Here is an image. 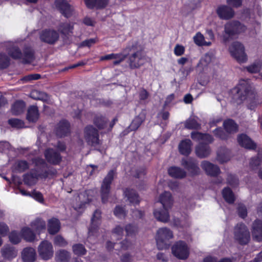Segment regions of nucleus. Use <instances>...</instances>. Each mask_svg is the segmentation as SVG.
Masks as SVG:
<instances>
[{
	"instance_id": "obj_1",
	"label": "nucleus",
	"mask_w": 262,
	"mask_h": 262,
	"mask_svg": "<svg viewBox=\"0 0 262 262\" xmlns=\"http://www.w3.org/2000/svg\"><path fill=\"white\" fill-rule=\"evenodd\" d=\"M234 99L247 101V107L251 110H254L262 101L258 99L252 88L245 80H241L238 84L231 90Z\"/></svg>"
},
{
	"instance_id": "obj_2",
	"label": "nucleus",
	"mask_w": 262,
	"mask_h": 262,
	"mask_svg": "<svg viewBox=\"0 0 262 262\" xmlns=\"http://www.w3.org/2000/svg\"><path fill=\"white\" fill-rule=\"evenodd\" d=\"M160 202L162 205L163 209L160 210H155L154 214L157 220L166 223L169 219L168 208L171 207L173 202L170 193L166 191L161 194Z\"/></svg>"
},
{
	"instance_id": "obj_3",
	"label": "nucleus",
	"mask_w": 262,
	"mask_h": 262,
	"mask_svg": "<svg viewBox=\"0 0 262 262\" xmlns=\"http://www.w3.org/2000/svg\"><path fill=\"white\" fill-rule=\"evenodd\" d=\"M173 237L172 232L167 228L158 229L156 235L157 246L159 250L168 249L170 246L169 239Z\"/></svg>"
},
{
	"instance_id": "obj_4",
	"label": "nucleus",
	"mask_w": 262,
	"mask_h": 262,
	"mask_svg": "<svg viewBox=\"0 0 262 262\" xmlns=\"http://www.w3.org/2000/svg\"><path fill=\"white\" fill-rule=\"evenodd\" d=\"M225 34L223 39L226 41L229 38H234L237 35L244 32L246 30V27L237 21L229 22L225 25Z\"/></svg>"
},
{
	"instance_id": "obj_5",
	"label": "nucleus",
	"mask_w": 262,
	"mask_h": 262,
	"mask_svg": "<svg viewBox=\"0 0 262 262\" xmlns=\"http://www.w3.org/2000/svg\"><path fill=\"white\" fill-rule=\"evenodd\" d=\"M234 237L241 244H247L250 240V233L247 227L244 224H238L234 228Z\"/></svg>"
},
{
	"instance_id": "obj_6",
	"label": "nucleus",
	"mask_w": 262,
	"mask_h": 262,
	"mask_svg": "<svg viewBox=\"0 0 262 262\" xmlns=\"http://www.w3.org/2000/svg\"><path fill=\"white\" fill-rule=\"evenodd\" d=\"M8 52L13 58L23 59L26 63L31 62L34 57L33 52L30 48L26 49L23 54L17 48L13 46L11 49H9Z\"/></svg>"
},
{
	"instance_id": "obj_7",
	"label": "nucleus",
	"mask_w": 262,
	"mask_h": 262,
	"mask_svg": "<svg viewBox=\"0 0 262 262\" xmlns=\"http://www.w3.org/2000/svg\"><path fill=\"white\" fill-rule=\"evenodd\" d=\"M231 55L239 63H243L247 61V56L245 53L244 47L242 44L238 42H235L232 44L229 48Z\"/></svg>"
},
{
	"instance_id": "obj_8",
	"label": "nucleus",
	"mask_w": 262,
	"mask_h": 262,
	"mask_svg": "<svg viewBox=\"0 0 262 262\" xmlns=\"http://www.w3.org/2000/svg\"><path fill=\"white\" fill-rule=\"evenodd\" d=\"M172 254L180 259H186L189 254V248L183 241L176 243L171 248Z\"/></svg>"
},
{
	"instance_id": "obj_9",
	"label": "nucleus",
	"mask_w": 262,
	"mask_h": 262,
	"mask_svg": "<svg viewBox=\"0 0 262 262\" xmlns=\"http://www.w3.org/2000/svg\"><path fill=\"white\" fill-rule=\"evenodd\" d=\"M115 174L114 170H111L104 178L101 185V194L102 201L103 203L107 202L109 196L110 185Z\"/></svg>"
},
{
	"instance_id": "obj_10",
	"label": "nucleus",
	"mask_w": 262,
	"mask_h": 262,
	"mask_svg": "<svg viewBox=\"0 0 262 262\" xmlns=\"http://www.w3.org/2000/svg\"><path fill=\"white\" fill-rule=\"evenodd\" d=\"M38 252L40 257L44 260H49L52 257L54 254L52 244L47 241H42L38 247Z\"/></svg>"
},
{
	"instance_id": "obj_11",
	"label": "nucleus",
	"mask_w": 262,
	"mask_h": 262,
	"mask_svg": "<svg viewBox=\"0 0 262 262\" xmlns=\"http://www.w3.org/2000/svg\"><path fill=\"white\" fill-rule=\"evenodd\" d=\"M92 191L88 190L80 193L76 198V204L73 205V208L78 212L81 213L83 211L84 207L86 203L89 202L91 199L88 198Z\"/></svg>"
},
{
	"instance_id": "obj_12",
	"label": "nucleus",
	"mask_w": 262,
	"mask_h": 262,
	"mask_svg": "<svg viewBox=\"0 0 262 262\" xmlns=\"http://www.w3.org/2000/svg\"><path fill=\"white\" fill-rule=\"evenodd\" d=\"M85 138L89 144L95 146L99 144L98 131L92 126H88L85 128Z\"/></svg>"
},
{
	"instance_id": "obj_13",
	"label": "nucleus",
	"mask_w": 262,
	"mask_h": 262,
	"mask_svg": "<svg viewBox=\"0 0 262 262\" xmlns=\"http://www.w3.org/2000/svg\"><path fill=\"white\" fill-rule=\"evenodd\" d=\"M101 212L97 210L93 214L91 220V225L89 229L88 239L91 240L92 237L96 233L99 225L100 224Z\"/></svg>"
},
{
	"instance_id": "obj_14",
	"label": "nucleus",
	"mask_w": 262,
	"mask_h": 262,
	"mask_svg": "<svg viewBox=\"0 0 262 262\" xmlns=\"http://www.w3.org/2000/svg\"><path fill=\"white\" fill-rule=\"evenodd\" d=\"M40 37L42 41L52 44L57 40L59 35L56 31L53 30L46 29L42 31Z\"/></svg>"
},
{
	"instance_id": "obj_15",
	"label": "nucleus",
	"mask_w": 262,
	"mask_h": 262,
	"mask_svg": "<svg viewBox=\"0 0 262 262\" xmlns=\"http://www.w3.org/2000/svg\"><path fill=\"white\" fill-rule=\"evenodd\" d=\"M129 66L132 68H137L143 64L145 59L141 51H137L129 57Z\"/></svg>"
},
{
	"instance_id": "obj_16",
	"label": "nucleus",
	"mask_w": 262,
	"mask_h": 262,
	"mask_svg": "<svg viewBox=\"0 0 262 262\" xmlns=\"http://www.w3.org/2000/svg\"><path fill=\"white\" fill-rule=\"evenodd\" d=\"M216 13L219 17L222 19H229L233 17L234 12L233 10L226 5H221L217 7Z\"/></svg>"
},
{
	"instance_id": "obj_17",
	"label": "nucleus",
	"mask_w": 262,
	"mask_h": 262,
	"mask_svg": "<svg viewBox=\"0 0 262 262\" xmlns=\"http://www.w3.org/2000/svg\"><path fill=\"white\" fill-rule=\"evenodd\" d=\"M55 5L66 17H70L72 14L73 8L66 0H56Z\"/></svg>"
},
{
	"instance_id": "obj_18",
	"label": "nucleus",
	"mask_w": 262,
	"mask_h": 262,
	"mask_svg": "<svg viewBox=\"0 0 262 262\" xmlns=\"http://www.w3.org/2000/svg\"><path fill=\"white\" fill-rule=\"evenodd\" d=\"M252 236L254 240L260 242L262 241V222L255 220L252 225Z\"/></svg>"
},
{
	"instance_id": "obj_19",
	"label": "nucleus",
	"mask_w": 262,
	"mask_h": 262,
	"mask_svg": "<svg viewBox=\"0 0 262 262\" xmlns=\"http://www.w3.org/2000/svg\"><path fill=\"white\" fill-rule=\"evenodd\" d=\"M182 165L193 175L198 174L200 171L198 163L192 158L183 159Z\"/></svg>"
},
{
	"instance_id": "obj_20",
	"label": "nucleus",
	"mask_w": 262,
	"mask_h": 262,
	"mask_svg": "<svg viewBox=\"0 0 262 262\" xmlns=\"http://www.w3.org/2000/svg\"><path fill=\"white\" fill-rule=\"evenodd\" d=\"M45 156L47 161L52 164H58L61 160V157L53 149L49 148L45 152Z\"/></svg>"
},
{
	"instance_id": "obj_21",
	"label": "nucleus",
	"mask_w": 262,
	"mask_h": 262,
	"mask_svg": "<svg viewBox=\"0 0 262 262\" xmlns=\"http://www.w3.org/2000/svg\"><path fill=\"white\" fill-rule=\"evenodd\" d=\"M239 144L245 148L253 149L255 148L256 144L246 134H241L237 137Z\"/></svg>"
},
{
	"instance_id": "obj_22",
	"label": "nucleus",
	"mask_w": 262,
	"mask_h": 262,
	"mask_svg": "<svg viewBox=\"0 0 262 262\" xmlns=\"http://www.w3.org/2000/svg\"><path fill=\"white\" fill-rule=\"evenodd\" d=\"M35 250L32 247H27L21 252V257L24 262H34L36 259Z\"/></svg>"
},
{
	"instance_id": "obj_23",
	"label": "nucleus",
	"mask_w": 262,
	"mask_h": 262,
	"mask_svg": "<svg viewBox=\"0 0 262 262\" xmlns=\"http://www.w3.org/2000/svg\"><path fill=\"white\" fill-rule=\"evenodd\" d=\"M191 137L193 140L199 142L200 144L210 143L213 141V138L210 135L199 132H192Z\"/></svg>"
},
{
	"instance_id": "obj_24",
	"label": "nucleus",
	"mask_w": 262,
	"mask_h": 262,
	"mask_svg": "<svg viewBox=\"0 0 262 262\" xmlns=\"http://www.w3.org/2000/svg\"><path fill=\"white\" fill-rule=\"evenodd\" d=\"M201 166L206 172L210 176H215L220 172V168L218 166L208 161H203L201 164Z\"/></svg>"
},
{
	"instance_id": "obj_25",
	"label": "nucleus",
	"mask_w": 262,
	"mask_h": 262,
	"mask_svg": "<svg viewBox=\"0 0 262 262\" xmlns=\"http://www.w3.org/2000/svg\"><path fill=\"white\" fill-rule=\"evenodd\" d=\"M70 132V124L66 120L61 121L56 127V134L60 137L66 136Z\"/></svg>"
},
{
	"instance_id": "obj_26",
	"label": "nucleus",
	"mask_w": 262,
	"mask_h": 262,
	"mask_svg": "<svg viewBox=\"0 0 262 262\" xmlns=\"http://www.w3.org/2000/svg\"><path fill=\"white\" fill-rule=\"evenodd\" d=\"M2 253L4 258L9 260L15 258L17 254V250L9 245L4 246L2 249Z\"/></svg>"
},
{
	"instance_id": "obj_27",
	"label": "nucleus",
	"mask_w": 262,
	"mask_h": 262,
	"mask_svg": "<svg viewBox=\"0 0 262 262\" xmlns=\"http://www.w3.org/2000/svg\"><path fill=\"white\" fill-rule=\"evenodd\" d=\"M191 141L189 139L182 141L179 145L180 152L183 155H188L191 150Z\"/></svg>"
},
{
	"instance_id": "obj_28",
	"label": "nucleus",
	"mask_w": 262,
	"mask_h": 262,
	"mask_svg": "<svg viewBox=\"0 0 262 262\" xmlns=\"http://www.w3.org/2000/svg\"><path fill=\"white\" fill-rule=\"evenodd\" d=\"M46 225L45 221L40 219H37L31 223V228L39 234L45 230Z\"/></svg>"
},
{
	"instance_id": "obj_29",
	"label": "nucleus",
	"mask_w": 262,
	"mask_h": 262,
	"mask_svg": "<svg viewBox=\"0 0 262 262\" xmlns=\"http://www.w3.org/2000/svg\"><path fill=\"white\" fill-rule=\"evenodd\" d=\"M208 144V143L199 144L196 147L195 152L199 157L204 158L210 154V150Z\"/></svg>"
},
{
	"instance_id": "obj_30",
	"label": "nucleus",
	"mask_w": 262,
	"mask_h": 262,
	"mask_svg": "<svg viewBox=\"0 0 262 262\" xmlns=\"http://www.w3.org/2000/svg\"><path fill=\"white\" fill-rule=\"evenodd\" d=\"M41 173L39 171H37L35 173H32L26 174L24 176V181L25 184L31 186L34 185L38 179V177L40 176Z\"/></svg>"
},
{
	"instance_id": "obj_31",
	"label": "nucleus",
	"mask_w": 262,
	"mask_h": 262,
	"mask_svg": "<svg viewBox=\"0 0 262 262\" xmlns=\"http://www.w3.org/2000/svg\"><path fill=\"white\" fill-rule=\"evenodd\" d=\"M21 236L24 239L29 242H33L36 240V236L31 228L25 227L21 229Z\"/></svg>"
},
{
	"instance_id": "obj_32",
	"label": "nucleus",
	"mask_w": 262,
	"mask_h": 262,
	"mask_svg": "<svg viewBox=\"0 0 262 262\" xmlns=\"http://www.w3.org/2000/svg\"><path fill=\"white\" fill-rule=\"evenodd\" d=\"M48 231L51 234L56 233L60 229V223L58 219L53 218L48 221Z\"/></svg>"
},
{
	"instance_id": "obj_33",
	"label": "nucleus",
	"mask_w": 262,
	"mask_h": 262,
	"mask_svg": "<svg viewBox=\"0 0 262 262\" xmlns=\"http://www.w3.org/2000/svg\"><path fill=\"white\" fill-rule=\"evenodd\" d=\"M169 174L175 178H183L186 176V172L182 169L173 166L169 168L168 170Z\"/></svg>"
},
{
	"instance_id": "obj_34",
	"label": "nucleus",
	"mask_w": 262,
	"mask_h": 262,
	"mask_svg": "<svg viewBox=\"0 0 262 262\" xmlns=\"http://www.w3.org/2000/svg\"><path fill=\"white\" fill-rule=\"evenodd\" d=\"M125 58V56L122 54H110L101 57V60H110L115 59L113 64L115 65L118 64Z\"/></svg>"
},
{
	"instance_id": "obj_35",
	"label": "nucleus",
	"mask_w": 262,
	"mask_h": 262,
	"mask_svg": "<svg viewBox=\"0 0 262 262\" xmlns=\"http://www.w3.org/2000/svg\"><path fill=\"white\" fill-rule=\"evenodd\" d=\"M145 119V115L144 113H140L138 116L135 118L129 126L130 130H136L141 125Z\"/></svg>"
},
{
	"instance_id": "obj_36",
	"label": "nucleus",
	"mask_w": 262,
	"mask_h": 262,
	"mask_svg": "<svg viewBox=\"0 0 262 262\" xmlns=\"http://www.w3.org/2000/svg\"><path fill=\"white\" fill-rule=\"evenodd\" d=\"M39 114L37 107L33 105L28 111L27 118L29 122H35L38 118Z\"/></svg>"
},
{
	"instance_id": "obj_37",
	"label": "nucleus",
	"mask_w": 262,
	"mask_h": 262,
	"mask_svg": "<svg viewBox=\"0 0 262 262\" xmlns=\"http://www.w3.org/2000/svg\"><path fill=\"white\" fill-rule=\"evenodd\" d=\"M193 41L198 46H210L211 45L210 41H206L204 35L200 32H198L193 36Z\"/></svg>"
},
{
	"instance_id": "obj_38",
	"label": "nucleus",
	"mask_w": 262,
	"mask_h": 262,
	"mask_svg": "<svg viewBox=\"0 0 262 262\" xmlns=\"http://www.w3.org/2000/svg\"><path fill=\"white\" fill-rule=\"evenodd\" d=\"M124 193L125 196L127 198L128 200L132 204H138L139 203V199L138 195L135 192L134 190H130L126 189Z\"/></svg>"
},
{
	"instance_id": "obj_39",
	"label": "nucleus",
	"mask_w": 262,
	"mask_h": 262,
	"mask_svg": "<svg viewBox=\"0 0 262 262\" xmlns=\"http://www.w3.org/2000/svg\"><path fill=\"white\" fill-rule=\"evenodd\" d=\"M25 107V104L23 101H16L12 106V113L14 115H18L22 113Z\"/></svg>"
},
{
	"instance_id": "obj_40",
	"label": "nucleus",
	"mask_w": 262,
	"mask_h": 262,
	"mask_svg": "<svg viewBox=\"0 0 262 262\" xmlns=\"http://www.w3.org/2000/svg\"><path fill=\"white\" fill-rule=\"evenodd\" d=\"M70 258V253L64 250L57 251L55 255V258L57 261L67 262L69 261Z\"/></svg>"
},
{
	"instance_id": "obj_41",
	"label": "nucleus",
	"mask_w": 262,
	"mask_h": 262,
	"mask_svg": "<svg viewBox=\"0 0 262 262\" xmlns=\"http://www.w3.org/2000/svg\"><path fill=\"white\" fill-rule=\"evenodd\" d=\"M224 127L226 132L229 133H235L237 130V124L231 119L224 121Z\"/></svg>"
},
{
	"instance_id": "obj_42",
	"label": "nucleus",
	"mask_w": 262,
	"mask_h": 262,
	"mask_svg": "<svg viewBox=\"0 0 262 262\" xmlns=\"http://www.w3.org/2000/svg\"><path fill=\"white\" fill-rule=\"evenodd\" d=\"M222 194L225 200L228 203L231 204L234 202L235 200L234 195L230 189L228 188L224 189Z\"/></svg>"
},
{
	"instance_id": "obj_43",
	"label": "nucleus",
	"mask_w": 262,
	"mask_h": 262,
	"mask_svg": "<svg viewBox=\"0 0 262 262\" xmlns=\"http://www.w3.org/2000/svg\"><path fill=\"white\" fill-rule=\"evenodd\" d=\"M120 245L121 250H126L129 246L130 244L127 241H124L119 244L117 243H112L111 242H107L106 248L108 250H110L113 247H115L116 249H118L117 246Z\"/></svg>"
},
{
	"instance_id": "obj_44",
	"label": "nucleus",
	"mask_w": 262,
	"mask_h": 262,
	"mask_svg": "<svg viewBox=\"0 0 262 262\" xmlns=\"http://www.w3.org/2000/svg\"><path fill=\"white\" fill-rule=\"evenodd\" d=\"M28 168V163L24 160L17 161L13 166L14 170L18 172L24 171Z\"/></svg>"
},
{
	"instance_id": "obj_45",
	"label": "nucleus",
	"mask_w": 262,
	"mask_h": 262,
	"mask_svg": "<svg viewBox=\"0 0 262 262\" xmlns=\"http://www.w3.org/2000/svg\"><path fill=\"white\" fill-rule=\"evenodd\" d=\"M22 237L21 234L20 235V234L16 231H11L9 235V241L13 244L19 243Z\"/></svg>"
},
{
	"instance_id": "obj_46",
	"label": "nucleus",
	"mask_w": 262,
	"mask_h": 262,
	"mask_svg": "<svg viewBox=\"0 0 262 262\" xmlns=\"http://www.w3.org/2000/svg\"><path fill=\"white\" fill-rule=\"evenodd\" d=\"M124 230L122 227L120 226H117L114 229L112 234V239H119L123 235Z\"/></svg>"
},
{
	"instance_id": "obj_47",
	"label": "nucleus",
	"mask_w": 262,
	"mask_h": 262,
	"mask_svg": "<svg viewBox=\"0 0 262 262\" xmlns=\"http://www.w3.org/2000/svg\"><path fill=\"white\" fill-rule=\"evenodd\" d=\"M185 127L188 129H198L200 127V124L195 118H189L185 124Z\"/></svg>"
},
{
	"instance_id": "obj_48",
	"label": "nucleus",
	"mask_w": 262,
	"mask_h": 262,
	"mask_svg": "<svg viewBox=\"0 0 262 262\" xmlns=\"http://www.w3.org/2000/svg\"><path fill=\"white\" fill-rule=\"evenodd\" d=\"M173 224L178 228H187L190 225V221L188 219H174L173 221Z\"/></svg>"
},
{
	"instance_id": "obj_49",
	"label": "nucleus",
	"mask_w": 262,
	"mask_h": 262,
	"mask_svg": "<svg viewBox=\"0 0 262 262\" xmlns=\"http://www.w3.org/2000/svg\"><path fill=\"white\" fill-rule=\"evenodd\" d=\"M262 163V149L258 151L257 156L251 159L250 163V166L254 168V167L257 166Z\"/></svg>"
},
{
	"instance_id": "obj_50",
	"label": "nucleus",
	"mask_w": 262,
	"mask_h": 262,
	"mask_svg": "<svg viewBox=\"0 0 262 262\" xmlns=\"http://www.w3.org/2000/svg\"><path fill=\"white\" fill-rule=\"evenodd\" d=\"M106 120L102 116H97L94 119V124L99 129L104 128L106 126Z\"/></svg>"
},
{
	"instance_id": "obj_51",
	"label": "nucleus",
	"mask_w": 262,
	"mask_h": 262,
	"mask_svg": "<svg viewBox=\"0 0 262 262\" xmlns=\"http://www.w3.org/2000/svg\"><path fill=\"white\" fill-rule=\"evenodd\" d=\"M73 251L75 254L82 255L85 254L86 250L81 244H75L73 246Z\"/></svg>"
},
{
	"instance_id": "obj_52",
	"label": "nucleus",
	"mask_w": 262,
	"mask_h": 262,
	"mask_svg": "<svg viewBox=\"0 0 262 262\" xmlns=\"http://www.w3.org/2000/svg\"><path fill=\"white\" fill-rule=\"evenodd\" d=\"M73 29V26L68 23H64L60 25L59 30L63 34H68Z\"/></svg>"
},
{
	"instance_id": "obj_53",
	"label": "nucleus",
	"mask_w": 262,
	"mask_h": 262,
	"mask_svg": "<svg viewBox=\"0 0 262 262\" xmlns=\"http://www.w3.org/2000/svg\"><path fill=\"white\" fill-rule=\"evenodd\" d=\"M262 68V64L260 62L254 63L251 66L247 67V71L251 73L258 72Z\"/></svg>"
},
{
	"instance_id": "obj_54",
	"label": "nucleus",
	"mask_w": 262,
	"mask_h": 262,
	"mask_svg": "<svg viewBox=\"0 0 262 262\" xmlns=\"http://www.w3.org/2000/svg\"><path fill=\"white\" fill-rule=\"evenodd\" d=\"M33 163L35 164V166L37 167V168H39L41 169L42 171L44 170L47 166V164L44 161V160L39 158L33 159Z\"/></svg>"
},
{
	"instance_id": "obj_55",
	"label": "nucleus",
	"mask_w": 262,
	"mask_h": 262,
	"mask_svg": "<svg viewBox=\"0 0 262 262\" xmlns=\"http://www.w3.org/2000/svg\"><path fill=\"white\" fill-rule=\"evenodd\" d=\"M8 122L9 124L13 127L23 128L24 127V122L18 119H9Z\"/></svg>"
},
{
	"instance_id": "obj_56",
	"label": "nucleus",
	"mask_w": 262,
	"mask_h": 262,
	"mask_svg": "<svg viewBox=\"0 0 262 262\" xmlns=\"http://www.w3.org/2000/svg\"><path fill=\"white\" fill-rule=\"evenodd\" d=\"M9 60L8 57L4 54H0V69H5L8 66Z\"/></svg>"
},
{
	"instance_id": "obj_57",
	"label": "nucleus",
	"mask_w": 262,
	"mask_h": 262,
	"mask_svg": "<svg viewBox=\"0 0 262 262\" xmlns=\"http://www.w3.org/2000/svg\"><path fill=\"white\" fill-rule=\"evenodd\" d=\"M125 231L127 236H132L137 231V228L132 224H128L125 227Z\"/></svg>"
},
{
	"instance_id": "obj_58",
	"label": "nucleus",
	"mask_w": 262,
	"mask_h": 262,
	"mask_svg": "<svg viewBox=\"0 0 262 262\" xmlns=\"http://www.w3.org/2000/svg\"><path fill=\"white\" fill-rule=\"evenodd\" d=\"M31 196L32 198L34 199L35 200L38 201L39 203H43V198L42 195V194L37 191L34 190L31 192Z\"/></svg>"
},
{
	"instance_id": "obj_59",
	"label": "nucleus",
	"mask_w": 262,
	"mask_h": 262,
	"mask_svg": "<svg viewBox=\"0 0 262 262\" xmlns=\"http://www.w3.org/2000/svg\"><path fill=\"white\" fill-rule=\"evenodd\" d=\"M54 243L55 245L59 247H64L67 245V242L61 236H56L54 238Z\"/></svg>"
},
{
	"instance_id": "obj_60",
	"label": "nucleus",
	"mask_w": 262,
	"mask_h": 262,
	"mask_svg": "<svg viewBox=\"0 0 262 262\" xmlns=\"http://www.w3.org/2000/svg\"><path fill=\"white\" fill-rule=\"evenodd\" d=\"M212 57L209 54H206L200 60V64L205 66L211 61Z\"/></svg>"
},
{
	"instance_id": "obj_61",
	"label": "nucleus",
	"mask_w": 262,
	"mask_h": 262,
	"mask_svg": "<svg viewBox=\"0 0 262 262\" xmlns=\"http://www.w3.org/2000/svg\"><path fill=\"white\" fill-rule=\"evenodd\" d=\"M114 214L118 217L121 218L125 215L124 209L120 206H117L114 210Z\"/></svg>"
},
{
	"instance_id": "obj_62",
	"label": "nucleus",
	"mask_w": 262,
	"mask_h": 262,
	"mask_svg": "<svg viewBox=\"0 0 262 262\" xmlns=\"http://www.w3.org/2000/svg\"><path fill=\"white\" fill-rule=\"evenodd\" d=\"M184 51L185 48L182 45L178 44L176 45L174 48V53L177 56H181L183 55L184 53Z\"/></svg>"
},
{
	"instance_id": "obj_63",
	"label": "nucleus",
	"mask_w": 262,
	"mask_h": 262,
	"mask_svg": "<svg viewBox=\"0 0 262 262\" xmlns=\"http://www.w3.org/2000/svg\"><path fill=\"white\" fill-rule=\"evenodd\" d=\"M238 213L240 217L245 218L247 216V209L245 206L239 204L237 208Z\"/></svg>"
},
{
	"instance_id": "obj_64",
	"label": "nucleus",
	"mask_w": 262,
	"mask_h": 262,
	"mask_svg": "<svg viewBox=\"0 0 262 262\" xmlns=\"http://www.w3.org/2000/svg\"><path fill=\"white\" fill-rule=\"evenodd\" d=\"M8 226L4 223H0V235L5 236L9 231Z\"/></svg>"
}]
</instances>
